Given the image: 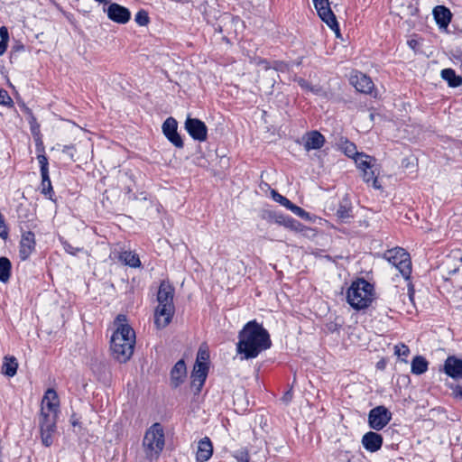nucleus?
<instances>
[{
    "mask_svg": "<svg viewBox=\"0 0 462 462\" xmlns=\"http://www.w3.org/2000/svg\"><path fill=\"white\" fill-rule=\"evenodd\" d=\"M238 337L237 352L243 354L245 359L256 357L272 345L268 331L254 320L244 327Z\"/></svg>",
    "mask_w": 462,
    "mask_h": 462,
    "instance_id": "1",
    "label": "nucleus"
},
{
    "mask_svg": "<svg viewBox=\"0 0 462 462\" xmlns=\"http://www.w3.org/2000/svg\"><path fill=\"white\" fill-rule=\"evenodd\" d=\"M125 321V315L116 317L117 328L111 337L113 356L120 363H125L131 358L135 345V333Z\"/></svg>",
    "mask_w": 462,
    "mask_h": 462,
    "instance_id": "2",
    "label": "nucleus"
},
{
    "mask_svg": "<svg viewBox=\"0 0 462 462\" xmlns=\"http://www.w3.org/2000/svg\"><path fill=\"white\" fill-rule=\"evenodd\" d=\"M174 288L168 282H162L157 293L158 306L154 314V323L158 328L169 325L174 314Z\"/></svg>",
    "mask_w": 462,
    "mask_h": 462,
    "instance_id": "3",
    "label": "nucleus"
},
{
    "mask_svg": "<svg viewBox=\"0 0 462 462\" xmlns=\"http://www.w3.org/2000/svg\"><path fill=\"white\" fill-rule=\"evenodd\" d=\"M373 286L364 279L354 282L346 292L347 302L356 310L367 308L374 300Z\"/></svg>",
    "mask_w": 462,
    "mask_h": 462,
    "instance_id": "4",
    "label": "nucleus"
},
{
    "mask_svg": "<svg viewBox=\"0 0 462 462\" xmlns=\"http://www.w3.org/2000/svg\"><path fill=\"white\" fill-rule=\"evenodd\" d=\"M164 433L160 423H154L145 432L143 446L146 458L150 461L159 457L164 448Z\"/></svg>",
    "mask_w": 462,
    "mask_h": 462,
    "instance_id": "5",
    "label": "nucleus"
},
{
    "mask_svg": "<svg viewBox=\"0 0 462 462\" xmlns=\"http://www.w3.org/2000/svg\"><path fill=\"white\" fill-rule=\"evenodd\" d=\"M355 162L363 172V180L375 189H380L382 186L377 179L379 170L375 159L366 154H359L355 158Z\"/></svg>",
    "mask_w": 462,
    "mask_h": 462,
    "instance_id": "6",
    "label": "nucleus"
},
{
    "mask_svg": "<svg viewBox=\"0 0 462 462\" xmlns=\"http://www.w3.org/2000/svg\"><path fill=\"white\" fill-rule=\"evenodd\" d=\"M384 258L408 280L411 273L410 254L403 248H394L384 254Z\"/></svg>",
    "mask_w": 462,
    "mask_h": 462,
    "instance_id": "7",
    "label": "nucleus"
},
{
    "mask_svg": "<svg viewBox=\"0 0 462 462\" xmlns=\"http://www.w3.org/2000/svg\"><path fill=\"white\" fill-rule=\"evenodd\" d=\"M57 418L53 413H46L45 408L41 411L39 417V427L42 443L45 447H50L53 443L54 434L56 432Z\"/></svg>",
    "mask_w": 462,
    "mask_h": 462,
    "instance_id": "8",
    "label": "nucleus"
},
{
    "mask_svg": "<svg viewBox=\"0 0 462 462\" xmlns=\"http://www.w3.org/2000/svg\"><path fill=\"white\" fill-rule=\"evenodd\" d=\"M313 4L320 19L335 32L337 37H340L338 23L328 0H313Z\"/></svg>",
    "mask_w": 462,
    "mask_h": 462,
    "instance_id": "9",
    "label": "nucleus"
},
{
    "mask_svg": "<svg viewBox=\"0 0 462 462\" xmlns=\"http://www.w3.org/2000/svg\"><path fill=\"white\" fill-rule=\"evenodd\" d=\"M392 420V412L383 405L376 406L368 413V425L374 430H383Z\"/></svg>",
    "mask_w": 462,
    "mask_h": 462,
    "instance_id": "10",
    "label": "nucleus"
},
{
    "mask_svg": "<svg viewBox=\"0 0 462 462\" xmlns=\"http://www.w3.org/2000/svg\"><path fill=\"white\" fill-rule=\"evenodd\" d=\"M185 129L194 140L199 142L207 140L208 127L201 120L189 116L185 121Z\"/></svg>",
    "mask_w": 462,
    "mask_h": 462,
    "instance_id": "11",
    "label": "nucleus"
},
{
    "mask_svg": "<svg viewBox=\"0 0 462 462\" xmlns=\"http://www.w3.org/2000/svg\"><path fill=\"white\" fill-rule=\"evenodd\" d=\"M178 123L173 117H168L162 125V132L167 139L177 148H182L184 143L178 134Z\"/></svg>",
    "mask_w": 462,
    "mask_h": 462,
    "instance_id": "12",
    "label": "nucleus"
},
{
    "mask_svg": "<svg viewBox=\"0 0 462 462\" xmlns=\"http://www.w3.org/2000/svg\"><path fill=\"white\" fill-rule=\"evenodd\" d=\"M106 14L110 20L117 23H126L131 18L130 11L116 3L108 5Z\"/></svg>",
    "mask_w": 462,
    "mask_h": 462,
    "instance_id": "13",
    "label": "nucleus"
},
{
    "mask_svg": "<svg viewBox=\"0 0 462 462\" xmlns=\"http://www.w3.org/2000/svg\"><path fill=\"white\" fill-rule=\"evenodd\" d=\"M350 83L361 93H371L374 88L372 79L361 72H356L350 78Z\"/></svg>",
    "mask_w": 462,
    "mask_h": 462,
    "instance_id": "14",
    "label": "nucleus"
},
{
    "mask_svg": "<svg viewBox=\"0 0 462 462\" xmlns=\"http://www.w3.org/2000/svg\"><path fill=\"white\" fill-rule=\"evenodd\" d=\"M60 401L55 390L48 389L42 402V409L45 408L46 413H53L58 416Z\"/></svg>",
    "mask_w": 462,
    "mask_h": 462,
    "instance_id": "15",
    "label": "nucleus"
},
{
    "mask_svg": "<svg viewBox=\"0 0 462 462\" xmlns=\"http://www.w3.org/2000/svg\"><path fill=\"white\" fill-rule=\"evenodd\" d=\"M306 151L320 149L325 143V137L319 131H310L302 136Z\"/></svg>",
    "mask_w": 462,
    "mask_h": 462,
    "instance_id": "16",
    "label": "nucleus"
},
{
    "mask_svg": "<svg viewBox=\"0 0 462 462\" xmlns=\"http://www.w3.org/2000/svg\"><path fill=\"white\" fill-rule=\"evenodd\" d=\"M35 247L34 234L31 231L24 232L20 241L19 255L22 260H26Z\"/></svg>",
    "mask_w": 462,
    "mask_h": 462,
    "instance_id": "17",
    "label": "nucleus"
},
{
    "mask_svg": "<svg viewBox=\"0 0 462 462\" xmlns=\"http://www.w3.org/2000/svg\"><path fill=\"white\" fill-rule=\"evenodd\" d=\"M208 365L195 364L191 374V386L199 393L208 375Z\"/></svg>",
    "mask_w": 462,
    "mask_h": 462,
    "instance_id": "18",
    "label": "nucleus"
},
{
    "mask_svg": "<svg viewBox=\"0 0 462 462\" xmlns=\"http://www.w3.org/2000/svg\"><path fill=\"white\" fill-rule=\"evenodd\" d=\"M361 442L367 451L374 453L382 448L383 437L374 431H368L362 437Z\"/></svg>",
    "mask_w": 462,
    "mask_h": 462,
    "instance_id": "19",
    "label": "nucleus"
},
{
    "mask_svg": "<svg viewBox=\"0 0 462 462\" xmlns=\"http://www.w3.org/2000/svg\"><path fill=\"white\" fill-rule=\"evenodd\" d=\"M445 373L453 379H462V360L456 356H448L444 365Z\"/></svg>",
    "mask_w": 462,
    "mask_h": 462,
    "instance_id": "20",
    "label": "nucleus"
},
{
    "mask_svg": "<svg viewBox=\"0 0 462 462\" xmlns=\"http://www.w3.org/2000/svg\"><path fill=\"white\" fill-rule=\"evenodd\" d=\"M266 215L267 219H273L276 223L283 225L284 226L293 230H301V225L298 221L294 220L292 217L284 216L274 211H267Z\"/></svg>",
    "mask_w": 462,
    "mask_h": 462,
    "instance_id": "21",
    "label": "nucleus"
},
{
    "mask_svg": "<svg viewBox=\"0 0 462 462\" xmlns=\"http://www.w3.org/2000/svg\"><path fill=\"white\" fill-rule=\"evenodd\" d=\"M213 454V445L209 438L205 437L199 441L196 459L199 462L208 461Z\"/></svg>",
    "mask_w": 462,
    "mask_h": 462,
    "instance_id": "22",
    "label": "nucleus"
},
{
    "mask_svg": "<svg viewBox=\"0 0 462 462\" xmlns=\"http://www.w3.org/2000/svg\"><path fill=\"white\" fill-rule=\"evenodd\" d=\"M187 369L183 360H179L171 371V384L177 388L186 377Z\"/></svg>",
    "mask_w": 462,
    "mask_h": 462,
    "instance_id": "23",
    "label": "nucleus"
},
{
    "mask_svg": "<svg viewBox=\"0 0 462 462\" xmlns=\"http://www.w3.org/2000/svg\"><path fill=\"white\" fill-rule=\"evenodd\" d=\"M432 13L439 28H447L452 17L450 10L444 5H437Z\"/></svg>",
    "mask_w": 462,
    "mask_h": 462,
    "instance_id": "24",
    "label": "nucleus"
},
{
    "mask_svg": "<svg viewBox=\"0 0 462 462\" xmlns=\"http://www.w3.org/2000/svg\"><path fill=\"white\" fill-rule=\"evenodd\" d=\"M440 75L451 88H457L462 85V77L457 76L455 70L452 69H442Z\"/></svg>",
    "mask_w": 462,
    "mask_h": 462,
    "instance_id": "25",
    "label": "nucleus"
},
{
    "mask_svg": "<svg viewBox=\"0 0 462 462\" xmlns=\"http://www.w3.org/2000/svg\"><path fill=\"white\" fill-rule=\"evenodd\" d=\"M18 368V363L14 356H5L4 359V363L2 365V373L3 374L13 377L15 375Z\"/></svg>",
    "mask_w": 462,
    "mask_h": 462,
    "instance_id": "26",
    "label": "nucleus"
},
{
    "mask_svg": "<svg viewBox=\"0 0 462 462\" xmlns=\"http://www.w3.org/2000/svg\"><path fill=\"white\" fill-rule=\"evenodd\" d=\"M428 370L427 360L420 356H415L411 361V373L414 374H422Z\"/></svg>",
    "mask_w": 462,
    "mask_h": 462,
    "instance_id": "27",
    "label": "nucleus"
},
{
    "mask_svg": "<svg viewBox=\"0 0 462 462\" xmlns=\"http://www.w3.org/2000/svg\"><path fill=\"white\" fill-rule=\"evenodd\" d=\"M460 265H462V257L459 255V254L456 253L452 255H449L447 262L448 273H456L459 270Z\"/></svg>",
    "mask_w": 462,
    "mask_h": 462,
    "instance_id": "28",
    "label": "nucleus"
},
{
    "mask_svg": "<svg viewBox=\"0 0 462 462\" xmlns=\"http://www.w3.org/2000/svg\"><path fill=\"white\" fill-rule=\"evenodd\" d=\"M119 259L124 262L125 264L129 265L130 267H139L141 264L140 259L138 255L133 252L130 251H125L123 252Z\"/></svg>",
    "mask_w": 462,
    "mask_h": 462,
    "instance_id": "29",
    "label": "nucleus"
},
{
    "mask_svg": "<svg viewBox=\"0 0 462 462\" xmlns=\"http://www.w3.org/2000/svg\"><path fill=\"white\" fill-rule=\"evenodd\" d=\"M11 263L6 257H0V281L6 282L10 278Z\"/></svg>",
    "mask_w": 462,
    "mask_h": 462,
    "instance_id": "30",
    "label": "nucleus"
},
{
    "mask_svg": "<svg viewBox=\"0 0 462 462\" xmlns=\"http://www.w3.org/2000/svg\"><path fill=\"white\" fill-rule=\"evenodd\" d=\"M42 175V193L44 195H50L52 192V186L50 180L49 173Z\"/></svg>",
    "mask_w": 462,
    "mask_h": 462,
    "instance_id": "31",
    "label": "nucleus"
},
{
    "mask_svg": "<svg viewBox=\"0 0 462 462\" xmlns=\"http://www.w3.org/2000/svg\"><path fill=\"white\" fill-rule=\"evenodd\" d=\"M272 198L274 201L280 203L283 207H285L287 209L290 206H291V203L287 198L278 193L275 189H272L271 191Z\"/></svg>",
    "mask_w": 462,
    "mask_h": 462,
    "instance_id": "32",
    "label": "nucleus"
},
{
    "mask_svg": "<svg viewBox=\"0 0 462 462\" xmlns=\"http://www.w3.org/2000/svg\"><path fill=\"white\" fill-rule=\"evenodd\" d=\"M288 209L291 210V212H293L296 216H298L303 219L310 218V214L307 211H305L303 208L294 205L293 203H291V206H290Z\"/></svg>",
    "mask_w": 462,
    "mask_h": 462,
    "instance_id": "33",
    "label": "nucleus"
},
{
    "mask_svg": "<svg viewBox=\"0 0 462 462\" xmlns=\"http://www.w3.org/2000/svg\"><path fill=\"white\" fill-rule=\"evenodd\" d=\"M349 212L350 207L346 204H341L337 210V216L342 220H345L350 217Z\"/></svg>",
    "mask_w": 462,
    "mask_h": 462,
    "instance_id": "34",
    "label": "nucleus"
},
{
    "mask_svg": "<svg viewBox=\"0 0 462 462\" xmlns=\"http://www.w3.org/2000/svg\"><path fill=\"white\" fill-rule=\"evenodd\" d=\"M135 22L141 26L147 25L149 23L148 14L143 10L139 11L135 15Z\"/></svg>",
    "mask_w": 462,
    "mask_h": 462,
    "instance_id": "35",
    "label": "nucleus"
},
{
    "mask_svg": "<svg viewBox=\"0 0 462 462\" xmlns=\"http://www.w3.org/2000/svg\"><path fill=\"white\" fill-rule=\"evenodd\" d=\"M344 152L346 153V155H347L348 157H352L354 160L357 155L360 154L359 152H356V147L352 143H346L344 147Z\"/></svg>",
    "mask_w": 462,
    "mask_h": 462,
    "instance_id": "36",
    "label": "nucleus"
},
{
    "mask_svg": "<svg viewBox=\"0 0 462 462\" xmlns=\"http://www.w3.org/2000/svg\"><path fill=\"white\" fill-rule=\"evenodd\" d=\"M394 354L401 357V356H408L410 354L409 347L404 344H399L394 346Z\"/></svg>",
    "mask_w": 462,
    "mask_h": 462,
    "instance_id": "37",
    "label": "nucleus"
},
{
    "mask_svg": "<svg viewBox=\"0 0 462 462\" xmlns=\"http://www.w3.org/2000/svg\"><path fill=\"white\" fill-rule=\"evenodd\" d=\"M208 357H209L208 352L200 347L199 349L195 364L207 365V361L208 360Z\"/></svg>",
    "mask_w": 462,
    "mask_h": 462,
    "instance_id": "38",
    "label": "nucleus"
},
{
    "mask_svg": "<svg viewBox=\"0 0 462 462\" xmlns=\"http://www.w3.org/2000/svg\"><path fill=\"white\" fill-rule=\"evenodd\" d=\"M37 160L41 165V174H46L49 173V168H48V159L44 154H39L37 156Z\"/></svg>",
    "mask_w": 462,
    "mask_h": 462,
    "instance_id": "39",
    "label": "nucleus"
},
{
    "mask_svg": "<svg viewBox=\"0 0 462 462\" xmlns=\"http://www.w3.org/2000/svg\"><path fill=\"white\" fill-rule=\"evenodd\" d=\"M234 457L237 460V462H249V453L246 449L237 450L234 454Z\"/></svg>",
    "mask_w": 462,
    "mask_h": 462,
    "instance_id": "40",
    "label": "nucleus"
},
{
    "mask_svg": "<svg viewBox=\"0 0 462 462\" xmlns=\"http://www.w3.org/2000/svg\"><path fill=\"white\" fill-rule=\"evenodd\" d=\"M296 81L302 88L310 90L311 92H314L316 94H318L321 90L319 88L311 87L308 81L301 78L298 79Z\"/></svg>",
    "mask_w": 462,
    "mask_h": 462,
    "instance_id": "41",
    "label": "nucleus"
},
{
    "mask_svg": "<svg viewBox=\"0 0 462 462\" xmlns=\"http://www.w3.org/2000/svg\"><path fill=\"white\" fill-rule=\"evenodd\" d=\"M12 98L8 95L7 91L0 88V105H11L12 104Z\"/></svg>",
    "mask_w": 462,
    "mask_h": 462,
    "instance_id": "42",
    "label": "nucleus"
},
{
    "mask_svg": "<svg viewBox=\"0 0 462 462\" xmlns=\"http://www.w3.org/2000/svg\"><path fill=\"white\" fill-rule=\"evenodd\" d=\"M74 151H75V146L73 144L64 145V146H62V149H61L62 153L67 154L72 161H75Z\"/></svg>",
    "mask_w": 462,
    "mask_h": 462,
    "instance_id": "43",
    "label": "nucleus"
},
{
    "mask_svg": "<svg viewBox=\"0 0 462 462\" xmlns=\"http://www.w3.org/2000/svg\"><path fill=\"white\" fill-rule=\"evenodd\" d=\"M0 37H1L2 41H5V42L9 41L8 30L5 26H2L0 28Z\"/></svg>",
    "mask_w": 462,
    "mask_h": 462,
    "instance_id": "44",
    "label": "nucleus"
},
{
    "mask_svg": "<svg viewBox=\"0 0 462 462\" xmlns=\"http://www.w3.org/2000/svg\"><path fill=\"white\" fill-rule=\"evenodd\" d=\"M292 400V392H291V389H290L289 391H287L284 395L282 396V401L284 402V403H289Z\"/></svg>",
    "mask_w": 462,
    "mask_h": 462,
    "instance_id": "45",
    "label": "nucleus"
},
{
    "mask_svg": "<svg viewBox=\"0 0 462 462\" xmlns=\"http://www.w3.org/2000/svg\"><path fill=\"white\" fill-rule=\"evenodd\" d=\"M7 42H8L5 41H0V55H3L5 52L7 48Z\"/></svg>",
    "mask_w": 462,
    "mask_h": 462,
    "instance_id": "46",
    "label": "nucleus"
},
{
    "mask_svg": "<svg viewBox=\"0 0 462 462\" xmlns=\"http://www.w3.org/2000/svg\"><path fill=\"white\" fill-rule=\"evenodd\" d=\"M408 295H409L410 300L412 301L413 300V296H414V289H413L412 285H411V284L409 285Z\"/></svg>",
    "mask_w": 462,
    "mask_h": 462,
    "instance_id": "47",
    "label": "nucleus"
},
{
    "mask_svg": "<svg viewBox=\"0 0 462 462\" xmlns=\"http://www.w3.org/2000/svg\"><path fill=\"white\" fill-rule=\"evenodd\" d=\"M65 249H66V251H67L68 253H69V254H75V252L73 251L72 246H71V245H67L65 246Z\"/></svg>",
    "mask_w": 462,
    "mask_h": 462,
    "instance_id": "48",
    "label": "nucleus"
},
{
    "mask_svg": "<svg viewBox=\"0 0 462 462\" xmlns=\"http://www.w3.org/2000/svg\"><path fill=\"white\" fill-rule=\"evenodd\" d=\"M457 393H458V395H459V396H461V397H462V386H460V387L458 388V390H457Z\"/></svg>",
    "mask_w": 462,
    "mask_h": 462,
    "instance_id": "49",
    "label": "nucleus"
},
{
    "mask_svg": "<svg viewBox=\"0 0 462 462\" xmlns=\"http://www.w3.org/2000/svg\"><path fill=\"white\" fill-rule=\"evenodd\" d=\"M72 425H73V426L78 425V421H77L76 420H72Z\"/></svg>",
    "mask_w": 462,
    "mask_h": 462,
    "instance_id": "50",
    "label": "nucleus"
}]
</instances>
